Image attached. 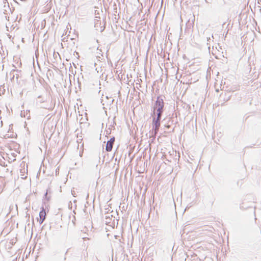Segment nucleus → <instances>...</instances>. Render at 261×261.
Here are the masks:
<instances>
[{"instance_id": "3", "label": "nucleus", "mask_w": 261, "mask_h": 261, "mask_svg": "<svg viewBox=\"0 0 261 261\" xmlns=\"http://www.w3.org/2000/svg\"><path fill=\"white\" fill-rule=\"evenodd\" d=\"M115 140V137H113L111 138L110 140L107 142L106 147V150L107 151L110 152L112 150Z\"/></svg>"}, {"instance_id": "2", "label": "nucleus", "mask_w": 261, "mask_h": 261, "mask_svg": "<svg viewBox=\"0 0 261 261\" xmlns=\"http://www.w3.org/2000/svg\"><path fill=\"white\" fill-rule=\"evenodd\" d=\"M46 212L44 207H42L41 211L39 212V218H37V220L41 224L46 219Z\"/></svg>"}, {"instance_id": "1", "label": "nucleus", "mask_w": 261, "mask_h": 261, "mask_svg": "<svg viewBox=\"0 0 261 261\" xmlns=\"http://www.w3.org/2000/svg\"><path fill=\"white\" fill-rule=\"evenodd\" d=\"M164 107L163 100L158 97L154 106L153 113L152 114V127L155 135L159 131L161 123V116L163 112V109Z\"/></svg>"}]
</instances>
